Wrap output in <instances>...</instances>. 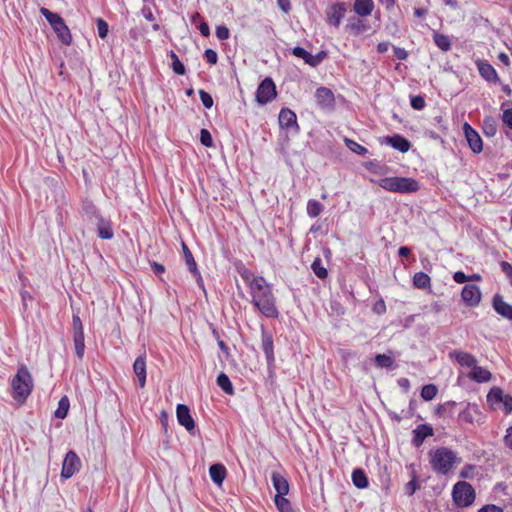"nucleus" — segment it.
I'll return each mask as SVG.
<instances>
[{
	"instance_id": "obj_1",
	"label": "nucleus",
	"mask_w": 512,
	"mask_h": 512,
	"mask_svg": "<svg viewBox=\"0 0 512 512\" xmlns=\"http://www.w3.org/2000/svg\"><path fill=\"white\" fill-rule=\"evenodd\" d=\"M250 294L254 306L266 317H278L275 297L271 285L262 276L254 277L250 282Z\"/></svg>"
},
{
	"instance_id": "obj_2",
	"label": "nucleus",
	"mask_w": 512,
	"mask_h": 512,
	"mask_svg": "<svg viewBox=\"0 0 512 512\" xmlns=\"http://www.w3.org/2000/svg\"><path fill=\"white\" fill-rule=\"evenodd\" d=\"M12 397L20 405L24 404L33 390V379L28 368L21 364L16 375L11 380Z\"/></svg>"
},
{
	"instance_id": "obj_3",
	"label": "nucleus",
	"mask_w": 512,
	"mask_h": 512,
	"mask_svg": "<svg viewBox=\"0 0 512 512\" xmlns=\"http://www.w3.org/2000/svg\"><path fill=\"white\" fill-rule=\"evenodd\" d=\"M460 461L456 453L446 447L437 448L430 452V464L432 469L442 475L450 473L454 465Z\"/></svg>"
},
{
	"instance_id": "obj_4",
	"label": "nucleus",
	"mask_w": 512,
	"mask_h": 512,
	"mask_svg": "<svg viewBox=\"0 0 512 512\" xmlns=\"http://www.w3.org/2000/svg\"><path fill=\"white\" fill-rule=\"evenodd\" d=\"M378 185L395 193H412L419 190V183L413 178L386 177L378 181Z\"/></svg>"
},
{
	"instance_id": "obj_5",
	"label": "nucleus",
	"mask_w": 512,
	"mask_h": 512,
	"mask_svg": "<svg viewBox=\"0 0 512 512\" xmlns=\"http://www.w3.org/2000/svg\"><path fill=\"white\" fill-rule=\"evenodd\" d=\"M475 490L466 481L457 482L452 489V499L458 507H468L475 501Z\"/></svg>"
},
{
	"instance_id": "obj_6",
	"label": "nucleus",
	"mask_w": 512,
	"mask_h": 512,
	"mask_svg": "<svg viewBox=\"0 0 512 512\" xmlns=\"http://www.w3.org/2000/svg\"><path fill=\"white\" fill-rule=\"evenodd\" d=\"M487 402L494 406L496 404H502L506 414L512 411V397L508 394H504L503 390L499 387H493L487 394Z\"/></svg>"
},
{
	"instance_id": "obj_7",
	"label": "nucleus",
	"mask_w": 512,
	"mask_h": 512,
	"mask_svg": "<svg viewBox=\"0 0 512 512\" xmlns=\"http://www.w3.org/2000/svg\"><path fill=\"white\" fill-rule=\"evenodd\" d=\"M276 97V87L271 78H265L258 86L256 100L259 104H266Z\"/></svg>"
},
{
	"instance_id": "obj_8",
	"label": "nucleus",
	"mask_w": 512,
	"mask_h": 512,
	"mask_svg": "<svg viewBox=\"0 0 512 512\" xmlns=\"http://www.w3.org/2000/svg\"><path fill=\"white\" fill-rule=\"evenodd\" d=\"M81 461L75 452L69 451L63 461L61 477L64 479L71 478L76 471L79 470Z\"/></svg>"
},
{
	"instance_id": "obj_9",
	"label": "nucleus",
	"mask_w": 512,
	"mask_h": 512,
	"mask_svg": "<svg viewBox=\"0 0 512 512\" xmlns=\"http://www.w3.org/2000/svg\"><path fill=\"white\" fill-rule=\"evenodd\" d=\"M462 300L470 307L477 306L481 301V291L475 284H467L461 292Z\"/></svg>"
},
{
	"instance_id": "obj_10",
	"label": "nucleus",
	"mask_w": 512,
	"mask_h": 512,
	"mask_svg": "<svg viewBox=\"0 0 512 512\" xmlns=\"http://www.w3.org/2000/svg\"><path fill=\"white\" fill-rule=\"evenodd\" d=\"M463 131L470 149L476 154L482 152L483 142L480 135L468 123L463 125Z\"/></svg>"
},
{
	"instance_id": "obj_11",
	"label": "nucleus",
	"mask_w": 512,
	"mask_h": 512,
	"mask_svg": "<svg viewBox=\"0 0 512 512\" xmlns=\"http://www.w3.org/2000/svg\"><path fill=\"white\" fill-rule=\"evenodd\" d=\"M317 104L326 110H332L335 106V98L333 92L326 87H320L315 93Z\"/></svg>"
},
{
	"instance_id": "obj_12",
	"label": "nucleus",
	"mask_w": 512,
	"mask_h": 512,
	"mask_svg": "<svg viewBox=\"0 0 512 512\" xmlns=\"http://www.w3.org/2000/svg\"><path fill=\"white\" fill-rule=\"evenodd\" d=\"M278 121L282 129H294L296 133L299 131L296 114L288 108L281 109Z\"/></svg>"
},
{
	"instance_id": "obj_13",
	"label": "nucleus",
	"mask_w": 512,
	"mask_h": 512,
	"mask_svg": "<svg viewBox=\"0 0 512 512\" xmlns=\"http://www.w3.org/2000/svg\"><path fill=\"white\" fill-rule=\"evenodd\" d=\"M292 54L295 57L303 59L306 64H309L312 67L319 65L326 56V53L323 51L317 55H312L302 47L293 48Z\"/></svg>"
},
{
	"instance_id": "obj_14",
	"label": "nucleus",
	"mask_w": 512,
	"mask_h": 512,
	"mask_svg": "<svg viewBox=\"0 0 512 512\" xmlns=\"http://www.w3.org/2000/svg\"><path fill=\"white\" fill-rule=\"evenodd\" d=\"M176 414L179 424L184 426L188 432L192 433L195 430V422L190 415L189 408L184 404H178Z\"/></svg>"
},
{
	"instance_id": "obj_15",
	"label": "nucleus",
	"mask_w": 512,
	"mask_h": 512,
	"mask_svg": "<svg viewBox=\"0 0 512 512\" xmlns=\"http://www.w3.org/2000/svg\"><path fill=\"white\" fill-rule=\"evenodd\" d=\"M493 308L502 317L512 321V306L506 303L500 295L494 296Z\"/></svg>"
},
{
	"instance_id": "obj_16",
	"label": "nucleus",
	"mask_w": 512,
	"mask_h": 512,
	"mask_svg": "<svg viewBox=\"0 0 512 512\" xmlns=\"http://www.w3.org/2000/svg\"><path fill=\"white\" fill-rule=\"evenodd\" d=\"M346 12L345 7L342 4H335L331 6L327 13V21L330 25L338 27L344 14Z\"/></svg>"
},
{
	"instance_id": "obj_17",
	"label": "nucleus",
	"mask_w": 512,
	"mask_h": 512,
	"mask_svg": "<svg viewBox=\"0 0 512 512\" xmlns=\"http://www.w3.org/2000/svg\"><path fill=\"white\" fill-rule=\"evenodd\" d=\"M450 357L454 358L462 367L473 368L477 364L476 358L467 352L454 350L450 353Z\"/></svg>"
},
{
	"instance_id": "obj_18",
	"label": "nucleus",
	"mask_w": 512,
	"mask_h": 512,
	"mask_svg": "<svg viewBox=\"0 0 512 512\" xmlns=\"http://www.w3.org/2000/svg\"><path fill=\"white\" fill-rule=\"evenodd\" d=\"M133 371L137 376L139 386L143 388L146 383V360L144 355L136 358L133 364Z\"/></svg>"
},
{
	"instance_id": "obj_19",
	"label": "nucleus",
	"mask_w": 512,
	"mask_h": 512,
	"mask_svg": "<svg viewBox=\"0 0 512 512\" xmlns=\"http://www.w3.org/2000/svg\"><path fill=\"white\" fill-rule=\"evenodd\" d=\"M97 227L98 236L102 239H111L113 237V231L111 223L102 218L101 215H96V220L93 223Z\"/></svg>"
},
{
	"instance_id": "obj_20",
	"label": "nucleus",
	"mask_w": 512,
	"mask_h": 512,
	"mask_svg": "<svg viewBox=\"0 0 512 512\" xmlns=\"http://www.w3.org/2000/svg\"><path fill=\"white\" fill-rule=\"evenodd\" d=\"M477 67L479 74L489 82H496L498 80V75L496 70L492 65H490L486 61L479 60L477 61Z\"/></svg>"
},
{
	"instance_id": "obj_21",
	"label": "nucleus",
	"mask_w": 512,
	"mask_h": 512,
	"mask_svg": "<svg viewBox=\"0 0 512 512\" xmlns=\"http://www.w3.org/2000/svg\"><path fill=\"white\" fill-rule=\"evenodd\" d=\"M182 248H183V252H184L185 262H186V265H187L189 271L197 276V282L203 288V281L200 276V273L197 270V265H196V262L194 260V257L192 255L191 251L188 249V247L186 246L185 243H182Z\"/></svg>"
},
{
	"instance_id": "obj_22",
	"label": "nucleus",
	"mask_w": 512,
	"mask_h": 512,
	"mask_svg": "<svg viewBox=\"0 0 512 512\" xmlns=\"http://www.w3.org/2000/svg\"><path fill=\"white\" fill-rule=\"evenodd\" d=\"M471 380L484 383L488 382L492 378V374L487 369L477 366V364L472 368V370L467 375Z\"/></svg>"
},
{
	"instance_id": "obj_23",
	"label": "nucleus",
	"mask_w": 512,
	"mask_h": 512,
	"mask_svg": "<svg viewBox=\"0 0 512 512\" xmlns=\"http://www.w3.org/2000/svg\"><path fill=\"white\" fill-rule=\"evenodd\" d=\"M386 143L402 153L407 152L411 147L410 142L400 135L386 137Z\"/></svg>"
},
{
	"instance_id": "obj_24",
	"label": "nucleus",
	"mask_w": 512,
	"mask_h": 512,
	"mask_svg": "<svg viewBox=\"0 0 512 512\" xmlns=\"http://www.w3.org/2000/svg\"><path fill=\"white\" fill-rule=\"evenodd\" d=\"M413 433H414L413 443L415 444V446H420L427 437L433 435V429H432V427H430L428 425L422 424V425H419L413 431Z\"/></svg>"
},
{
	"instance_id": "obj_25",
	"label": "nucleus",
	"mask_w": 512,
	"mask_h": 512,
	"mask_svg": "<svg viewBox=\"0 0 512 512\" xmlns=\"http://www.w3.org/2000/svg\"><path fill=\"white\" fill-rule=\"evenodd\" d=\"M353 9L359 16H368L374 9L373 0H355Z\"/></svg>"
},
{
	"instance_id": "obj_26",
	"label": "nucleus",
	"mask_w": 512,
	"mask_h": 512,
	"mask_svg": "<svg viewBox=\"0 0 512 512\" xmlns=\"http://www.w3.org/2000/svg\"><path fill=\"white\" fill-rule=\"evenodd\" d=\"M272 483L276 490V495H286L289 492V484L281 474L274 472L272 474Z\"/></svg>"
},
{
	"instance_id": "obj_27",
	"label": "nucleus",
	"mask_w": 512,
	"mask_h": 512,
	"mask_svg": "<svg viewBox=\"0 0 512 512\" xmlns=\"http://www.w3.org/2000/svg\"><path fill=\"white\" fill-rule=\"evenodd\" d=\"M480 414L476 404L467 403L465 408L459 413L458 420L466 423H473L474 415Z\"/></svg>"
},
{
	"instance_id": "obj_28",
	"label": "nucleus",
	"mask_w": 512,
	"mask_h": 512,
	"mask_svg": "<svg viewBox=\"0 0 512 512\" xmlns=\"http://www.w3.org/2000/svg\"><path fill=\"white\" fill-rule=\"evenodd\" d=\"M262 349L265 353L268 363L273 362L274 361L273 338L270 333H267L265 331L262 332Z\"/></svg>"
},
{
	"instance_id": "obj_29",
	"label": "nucleus",
	"mask_w": 512,
	"mask_h": 512,
	"mask_svg": "<svg viewBox=\"0 0 512 512\" xmlns=\"http://www.w3.org/2000/svg\"><path fill=\"white\" fill-rule=\"evenodd\" d=\"M73 342L77 357L82 359L85 351L84 330H73Z\"/></svg>"
},
{
	"instance_id": "obj_30",
	"label": "nucleus",
	"mask_w": 512,
	"mask_h": 512,
	"mask_svg": "<svg viewBox=\"0 0 512 512\" xmlns=\"http://www.w3.org/2000/svg\"><path fill=\"white\" fill-rule=\"evenodd\" d=\"M53 30L55 31L59 40L63 44L69 45L71 43L72 36H71L70 30L67 27V25L65 24L64 20H62L59 24H57V26H54Z\"/></svg>"
},
{
	"instance_id": "obj_31",
	"label": "nucleus",
	"mask_w": 512,
	"mask_h": 512,
	"mask_svg": "<svg viewBox=\"0 0 512 512\" xmlns=\"http://www.w3.org/2000/svg\"><path fill=\"white\" fill-rule=\"evenodd\" d=\"M209 474L214 483L221 485L226 476V469L221 464H213L210 466Z\"/></svg>"
},
{
	"instance_id": "obj_32",
	"label": "nucleus",
	"mask_w": 512,
	"mask_h": 512,
	"mask_svg": "<svg viewBox=\"0 0 512 512\" xmlns=\"http://www.w3.org/2000/svg\"><path fill=\"white\" fill-rule=\"evenodd\" d=\"M346 28L352 31L355 35H360L368 29L363 20L355 17L349 19Z\"/></svg>"
},
{
	"instance_id": "obj_33",
	"label": "nucleus",
	"mask_w": 512,
	"mask_h": 512,
	"mask_svg": "<svg viewBox=\"0 0 512 512\" xmlns=\"http://www.w3.org/2000/svg\"><path fill=\"white\" fill-rule=\"evenodd\" d=\"M352 481L353 484L360 489L366 488L368 486V479L366 474L361 469H355L352 473Z\"/></svg>"
},
{
	"instance_id": "obj_34",
	"label": "nucleus",
	"mask_w": 512,
	"mask_h": 512,
	"mask_svg": "<svg viewBox=\"0 0 512 512\" xmlns=\"http://www.w3.org/2000/svg\"><path fill=\"white\" fill-rule=\"evenodd\" d=\"M217 385L228 395L234 393L233 385L225 373H220L217 377Z\"/></svg>"
},
{
	"instance_id": "obj_35",
	"label": "nucleus",
	"mask_w": 512,
	"mask_h": 512,
	"mask_svg": "<svg viewBox=\"0 0 512 512\" xmlns=\"http://www.w3.org/2000/svg\"><path fill=\"white\" fill-rule=\"evenodd\" d=\"M455 406H456V402L448 401V402L438 405L435 412L440 417H444V416L451 417L454 414Z\"/></svg>"
},
{
	"instance_id": "obj_36",
	"label": "nucleus",
	"mask_w": 512,
	"mask_h": 512,
	"mask_svg": "<svg viewBox=\"0 0 512 512\" xmlns=\"http://www.w3.org/2000/svg\"><path fill=\"white\" fill-rule=\"evenodd\" d=\"M70 407L69 399L67 396H63L58 402V408L55 411V417L58 419H64L67 416Z\"/></svg>"
},
{
	"instance_id": "obj_37",
	"label": "nucleus",
	"mask_w": 512,
	"mask_h": 512,
	"mask_svg": "<svg viewBox=\"0 0 512 512\" xmlns=\"http://www.w3.org/2000/svg\"><path fill=\"white\" fill-rule=\"evenodd\" d=\"M413 284L419 289H425L430 286V277L424 272H418L413 277Z\"/></svg>"
},
{
	"instance_id": "obj_38",
	"label": "nucleus",
	"mask_w": 512,
	"mask_h": 512,
	"mask_svg": "<svg viewBox=\"0 0 512 512\" xmlns=\"http://www.w3.org/2000/svg\"><path fill=\"white\" fill-rule=\"evenodd\" d=\"M285 495H275V505L280 512H293L291 504Z\"/></svg>"
},
{
	"instance_id": "obj_39",
	"label": "nucleus",
	"mask_w": 512,
	"mask_h": 512,
	"mask_svg": "<svg viewBox=\"0 0 512 512\" xmlns=\"http://www.w3.org/2000/svg\"><path fill=\"white\" fill-rule=\"evenodd\" d=\"M434 42L442 51H448L451 48V41L446 35L435 33Z\"/></svg>"
},
{
	"instance_id": "obj_40",
	"label": "nucleus",
	"mask_w": 512,
	"mask_h": 512,
	"mask_svg": "<svg viewBox=\"0 0 512 512\" xmlns=\"http://www.w3.org/2000/svg\"><path fill=\"white\" fill-rule=\"evenodd\" d=\"M40 13L46 18V20L49 22V24L52 26H57L63 19L60 17V15L51 12L47 8H41Z\"/></svg>"
},
{
	"instance_id": "obj_41",
	"label": "nucleus",
	"mask_w": 512,
	"mask_h": 512,
	"mask_svg": "<svg viewBox=\"0 0 512 512\" xmlns=\"http://www.w3.org/2000/svg\"><path fill=\"white\" fill-rule=\"evenodd\" d=\"M323 210V205L316 200H309L307 203V213L310 217H317Z\"/></svg>"
},
{
	"instance_id": "obj_42",
	"label": "nucleus",
	"mask_w": 512,
	"mask_h": 512,
	"mask_svg": "<svg viewBox=\"0 0 512 512\" xmlns=\"http://www.w3.org/2000/svg\"><path fill=\"white\" fill-rule=\"evenodd\" d=\"M170 58L172 60V69L174 71V73H176L177 75H184L185 74V66L183 65V63L179 60L178 56L176 55V53L174 51H171L170 52Z\"/></svg>"
},
{
	"instance_id": "obj_43",
	"label": "nucleus",
	"mask_w": 512,
	"mask_h": 512,
	"mask_svg": "<svg viewBox=\"0 0 512 512\" xmlns=\"http://www.w3.org/2000/svg\"><path fill=\"white\" fill-rule=\"evenodd\" d=\"M484 134L488 137H493L497 132L496 122L492 117H488L483 123Z\"/></svg>"
},
{
	"instance_id": "obj_44",
	"label": "nucleus",
	"mask_w": 512,
	"mask_h": 512,
	"mask_svg": "<svg viewBox=\"0 0 512 512\" xmlns=\"http://www.w3.org/2000/svg\"><path fill=\"white\" fill-rule=\"evenodd\" d=\"M311 268H312L313 272L315 273V275L317 277H319L320 279H324L328 275V272H327L326 268L322 265L320 258H316L313 261Z\"/></svg>"
},
{
	"instance_id": "obj_45",
	"label": "nucleus",
	"mask_w": 512,
	"mask_h": 512,
	"mask_svg": "<svg viewBox=\"0 0 512 512\" xmlns=\"http://www.w3.org/2000/svg\"><path fill=\"white\" fill-rule=\"evenodd\" d=\"M437 392L438 389L435 385L427 384L421 390V397L426 401H430L437 395Z\"/></svg>"
},
{
	"instance_id": "obj_46",
	"label": "nucleus",
	"mask_w": 512,
	"mask_h": 512,
	"mask_svg": "<svg viewBox=\"0 0 512 512\" xmlns=\"http://www.w3.org/2000/svg\"><path fill=\"white\" fill-rule=\"evenodd\" d=\"M344 141H345L346 146L354 153H356L358 155H365L367 153V149L364 146L357 143L356 141L348 139V138H345Z\"/></svg>"
},
{
	"instance_id": "obj_47",
	"label": "nucleus",
	"mask_w": 512,
	"mask_h": 512,
	"mask_svg": "<svg viewBox=\"0 0 512 512\" xmlns=\"http://www.w3.org/2000/svg\"><path fill=\"white\" fill-rule=\"evenodd\" d=\"M475 471V465L467 464L461 469L459 476L462 479H472L475 476Z\"/></svg>"
},
{
	"instance_id": "obj_48",
	"label": "nucleus",
	"mask_w": 512,
	"mask_h": 512,
	"mask_svg": "<svg viewBox=\"0 0 512 512\" xmlns=\"http://www.w3.org/2000/svg\"><path fill=\"white\" fill-rule=\"evenodd\" d=\"M375 362L380 367H390L393 364V359L386 354H378L375 357Z\"/></svg>"
},
{
	"instance_id": "obj_49",
	"label": "nucleus",
	"mask_w": 512,
	"mask_h": 512,
	"mask_svg": "<svg viewBox=\"0 0 512 512\" xmlns=\"http://www.w3.org/2000/svg\"><path fill=\"white\" fill-rule=\"evenodd\" d=\"M199 96L205 108L210 109L213 106V98L208 92L199 90Z\"/></svg>"
},
{
	"instance_id": "obj_50",
	"label": "nucleus",
	"mask_w": 512,
	"mask_h": 512,
	"mask_svg": "<svg viewBox=\"0 0 512 512\" xmlns=\"http://www.w3.org/2000/svg\"><path fill=\"white\" fill-rule=\"evenodd\" d=\"M83 209H84V211H85L86 215L89 217V219H90V221H91L92 223H94V222H95V220H96V215H100V214L97 212V210H96L95 206H94L93 204H91V203H86V204H84Z\"/></svg>"
},
{
	"instance_id": "obj_51",
	"label": "nucleus",
	"mask_w": 512,
	"mask_h": 512,
	"mask_svg": "<svg viewBox=\"0 0 512 512\" xmlns=\"http://www.w3.org/2000/svg\"><path fill=\"white\" fill-rule=\"evenodd\" d=\"M200 141L201 144L206 147H211L213 145L212 136L207 129H202L200 131Z\"/></svg>"
},
{
	"instance_id": "obj_52",
	"label": "nucleus",
	"mask_w": 512,
	"mask_h": 512,
	"mask_svg": "<svg viewBox=\"0 0 512 512\" xmlns=\"http://www.w3.org/2000/svg\"><path fill=\"white\" fill-rule=\"evenodd\" d=\"M97 30L100 38L104 39L108 34V24L101 18L97 19Z\"/></svg>"
},
{
	"instance_id": "obj_53",
	"label": "nucleus",
	"mask_w": 512,
	"mask_h": 512,
	"mask_svg": "<svg viewBox=\"0 0 512 512\" xmlns=\"http://www.w3.org/2000/svg\"><path fill=\"white\" fill-rule=\"evenodd\" d=\"M216 36L220 40L228 39L229 36H230L229 29L226 26H224V25L217 26V28H216Z\"/></svg>"
},
{
	"instance_id": "obj_54",
	"label": "nucleus",
	"mask_w": 512,
	"mask_h": 512,
	"mask_svg": "<svg viewBox=\"0 0 512 512\" xmlns=\"http://www.w3.org/2000/svg\"><path fill=\"white\" fill-rule=\"evenodd\" d=\"M411 106L416 110H421L425 106V100L422 96H414L411 98Z\"/></svg>"
},
{
	"instance_id": "obj_55",
	"label": "nucleus",
	"mask_w": 512,
	"mask_h": 512,
	"mask_svg": "<svg viewBox=\"0 0 512 512\" xmlns=\"http://www.w3.org/2000/svg\"><path fill=\"white\" fill-rule=\"evenodd\" d=\"M502 121L505 125L512 129V108L503 111Z\"/></svg>"
},
{
	"instance_id": "obj_56",
	"label": "nucleus",
	"mask_w": 512,
	"mask_h": 512,
	"mask_svg": "<svg viewBox=\"0 0 512 512\" xmlns=\"http://www.w3.org/2000/svg\"><path fill=\"white\" fill-rule=\"evenodd\" d=\"M205 58L208 63L214 65L217 63V53L212 49H206L205 50Z\"/></svg>"
},
{
	"instance_id": "obj_57",
	"label": "nucleus",
	"mask_w": 512,
	"mask_h": 512,
	"mask_svg": "<svg viewBox=\"0 0 512 512\" xmlns=\"http://www.w3.org/2000/svg\"><path fill=\"white\" fill-rule=\"evenodd\" d=\"M417 489H418V484H417V481L415 478L412 479L411 481H409L405 487L406 493L409 496L413 495Z\"/></svg>"
},
{
	"instance_id": "obj_58",
	"label": "nucleus",
	"mask_w": 512,
	"mask_h": 512,
	"mask_svg": "<svg viewBox=\"0 0 512 512\" xmlns=\"http://www.w3.org/2000/svg\"><path fill=\"white\" fill-rule=\"evenodd\" d=\"M277 5L284 13H288L291 10L290 0H277Z\"/></svg>"
},
{
	"instance_id": "obj_59",
	"label": "nucleus",
	"mask_w": 512,
	"mask_h": 512,
	"mask_svg": "<svg viewBox=\"0 0 512 512\" xmlns=\"http://www.w3.org/2000/svg\"><path fill=\"white\" fill-rule=\"evenodd\" d=\"M141 13L146 20H148V21L154 20V15H153L152 9L149 6H143V8L141 9Z\"/></svg>"
},
{
	"instance_id": "obj_60",
	"label": "nucleus",
	"mask_w": 512,
	"mask_h": 512,
	"mask_svg": "<svg viewBox=\"0 0 512 512\" xmlns=\"http://www.w3.org/2000/svg\"><path fill=\"white\" fill-rule=\"evenodd\" d=\"M453 279L455 282L461 284L468 281V276H466L465 273H463L462 271H457L454 273Z\"/></svg>"
},
{
	"instance_id": "obj_61",
	"label": "nucleus",
	"mask_w": 512,
	"mask_h": 512,
	"mask_svg": "<svg viewBox=\"0 0 512 512\" xmlns=\"http://www.w3.org/2000/svg\"><path fill=\"white\" fill-rule=\"evenodd\" d=\"M478 512H503V510L496 505L490 504L483 506Z\"/></svg>"
},
{
	"instance_id": "obj_62",
	"label": "nucleus",
	"mask_w": 512,
	"mask_h": 512,
	"mask_svg": "<svg viewBox=\"0 0 512 512\" xmlns=\"http://www.w3.org/2000/svg\"><path fill=\"white\" fill-rule=\"evenodd\" d=\"M504 444L510 450H512V426L509 427L506 431V435L504 437Z\"/></svg>"
},
{
	"instance_id": "obj_63",
	"label": "nucleus",
	"mask_w": 512,
	"mask_h": 512,
	"mask_svg": "<svg viewBox=\"0 0 512 512\" xmlns=\"http://www.w3.org/2000/svg\"><path fill=\"white\" fill-rule=\"evenodd\" d=\"M72 327H73V330H83L82 321L77 314L73 315Z\"/></svg>"
},
{
	"instance_id": "obj_64",
	"label": "nucleus",
	"mask_w": 512,
	"mask_h": 512,
	"mask_svg": "<svg viewBox=\"0 0 512 512\" xmlns=\"http://www.w3.org/2000/svg\"><path fill=\"white\" fill-rule=\"evenodd\" d=\"M500 266L502 268V271L508 276V277H512V266L511 264H509L508 262L506 261H502L500 263Z\"/></svg>"
}]
</instances>
